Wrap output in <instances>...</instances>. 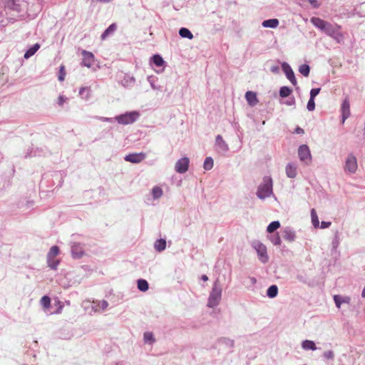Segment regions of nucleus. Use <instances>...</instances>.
I'll return each instance as SVG.
<instances>
[{
    "label": "nucleus",
    "mask_w": 365,
    "mask_h": 365,
    "mask_svg": "<svg viewBox=\"0 0 365 365\" xmlns=\"http://www.w3.org/2000/svg\"><path fill=\"white\" fill-rule=\"evenodd\" d=\"M278 70V68L277 67H274L272 71H277Z\"/></svg>",
    "instance_id": "nucleus-51"
},
{
    "label": "nucleus",
    "mask_w": 365,
    "mask_h": 365,
    "mask_svg": "<svg viewBox=\"0 0 365 365\" xmlns=\"http://www.w3.org/2000/svg\"><path fill=\"white\" fill-rule=\"evenodd\" d=\"M299 72L304 76L307 77L309 74L310 68L307 64H303L299 67Z\"/></svg>",
    "instance_id": "nucleus-33"
},
{
    "label": "nucleus",
    "mask_w": 365,
    "mask_h": 365,
    "mask_svg": "<svg viewBox=\"0 0 365 365\" xmlns=\"http://www.w3.org/2000/svg\"><path fill=\"white\" fill-rule=\"evenodd\" d=\"M40 45L38 43L34 44L31 48H30L24 54L25 58H29L33 55L35 54V53L39 49Z\"/></svg>",
    "instance_id": "nucleus-21"
},
{
    "label": "nucleus",
    "mask_w": 365,
    "mask_h": 365,
    "mask_svg": "<svg viewBox=\"0 0 365 365\" xmlns=\"http://www.w3.org/2000/svg\"><path fill=\"white\" fill-rule=\"evenodd\" d=\"M245 98L247 103L252 106H255L258 103L257 95L255 92L247 91L245 94Z\"/></svg>",
    "instance_id": "nucleus-15"
},
{
    "label": "nucleus",
    "mask_w": 365,
    "mask_h": 365,
    "mask_svg": "<svg viewBox=\"0 0 365 365\" xmlns=\"http://www.w3.org/2000/svg\"><path fill=\"white\" fill-rule=\"evenodd\" d=\"M144 339L148 342H153L154 338L153 334L151 332H145L144 334Z\"/></svg>",
    "instance_id": "nucleus-39"
},
{
    "label": "nucleus",
    "mask_w": 365,
    "mask_h": 365,
    "mask_svg": "<svg viewBox=\"0 0 365 365\" xmlns=\"http://www.w3.org/2000/svg\"><path fill=\"white\" fill-rule=\"evenodd\" d=\"M292 92V90L287 86H282L279 90V96L282 98L288 97Z\"/></svg>",
    "instance_id": "nucleus-27"
},
{
    "label": "nucleus",
    "mask_w": 365,
    "mask_h": 365,
    "mask_svg": "<svg viewBox=\"0 0 365 365\" xmlns=\"http://www.w3.org/2000/svg\"><path fill=\"white\" fill-rule=\"evenodd\" d=\"M59 254V248L57 246H52L47 255V263L48 267L52 269H56L60 261H52V258H55Z\"/></svg>",
    "instance_id": "nucleus-3"
},
{
    "label": "nucleus",
    "mask_w": 365,
    "mask_h": 365,
    "mask_svg": "<svg viewBox=\"0 0 365 365\" xmlns=\"http://www.w3.org/2000/svg\"><path fill=\"white\" fill-rule=\"evenodd\" d=\"M334 302L336 304V306L338 307V308H340L341 307V304L342 302H348L349 300H346V299H342L341 297L339 295H334Z\"/></svg>",
    "instance_id": "nucleus-36"
},
{
    "label": "nucleus",
    "mask_w": 365,
    "mask_h": 365,
    "mask_svg": "<svg viewBox=\"0 0 365 365\" xmlns=\"http://www.w3.org/2000/svg\"><path fill=\"white\" fill-rule=\"evenodd\" d=\"M153 61L154 64L157 66H162L164 63L163 58L157 54L153 56Z\"/></svg>",
    "instance_id": "nucleus-32"
},
{
    "label": "nucleus",
    "mask_w": 365,
    "mask_h": 365,
    "mask_svg": "<svg viewBox=\"0 0 365 365\" xmlns=\"http://www.w3.org/2000/svg\"><path fill=\"white\" fill-rule=\"evenodd\" d=\"M82 65L88 68L91 67L94 62V55L89 51L83 50L82 51Z\"/></svg>",
    "instance_id": "nucleus-10"
},
{
    "label": "nucleus",
    "mask_w": 365,
    "mask_h": 365,
    "mask_svg": "<svg viewBox=\"0 0 365 365\" xmlns=\"http://www.w3.org/2000/svg\"><path fill=\"white\" fill-rule=\"evenodd\" d=\"M59 304V307L58 309H57V311L56 312V314H60L61 312V310L63 309V305L61 304V302H58Z\"/></svg>",
    "instance_id": "nucleus-48"
},
{
    "label": "nucleus",
    "mask_w": 365,
    "mask_h": 365,
    "mask_svg": "<svg viewBox=\"0 0 365 365\" xmlns=\"http://www.w3.org/2000/svg\"><path fill=\"white\" fill-rule=\"evenodd\" d=\"M216 145L222 150L227 151L228 150V146L223 140L222 137L218 135L216 137Z\"/></svg>",
    "instance_id": "nucleus-18"
},
{
    "label": "nucleus",
    "mask_w": 365,
    "mask_h": 365,
    "mask_svg": "<svg viewBox=\"0 0 365 365\" xmlns=\"http://www.w3.org/2000/svg\"><path fill=\"white\" fill-rule=\"evenodd\" d=\"M330 225H331V222H322V223H321V228H322V229L327 228Z\"/></svg>",
    "instance_id": "nucleus-45"
},
{
    "label": "nucleus",
    "mask_w": 365,
    "mask_h": 365,
    "mask_svg": "<svg viewBox=\"0 0 365 365\" xmlns=\"http://www.w3.org/2000/svg\"><path fill=\"white\" fill-rule=\"evenodd\" d=\"M286 174L290 178H295L297 176V167L293 164H288L286 167Z\"/></svg>",
    "instance_id": "nucleus-16"
},
{
    "label": "nucleus",
    "mask_w": 365,
    "mask_h": 365,
    "mask_svg": "<svg viewBox=\"0 0 365 365\" xmlns=\"http://www.w3.org/2000/svg\"><path fill=\"white\" fill-rule=\"evenodd\" d=\"M282 69L287 76V78L290 81V82L295 86L297 84V80L294 77V73L291 68V67L287 63H284L282 64Z\"/></svg>",
    "instance_id": "nucleus-12"
},
{
    "label": "nucleus",
    "mask_w": 365,
    "mask_h": 365,
    "mask_svg": "<svg viewBox=\"0 0 365 365\" xmlns=\"http://www.w3.org/2000/svg\"><path fill=\"white\" fill-rule=\"evenodd\" d=\"M179 34L182 38H187L189 39L193 38V35L191 31L186 28H181L179 31Z\"/></svg>",
    "instance_id": "nucleus-24"
},
{
    "label": "nucleus",
    "mask_w": 365,
    "mask_h": 365,
    "mask_svg": "<svg viewBox=\"0 0 365 365\" xmlns=\"http://www.w3.org/2000/svg\"><path fill=\"white\" fill-rule=\"evenodd\" d=\"M85 92L87 93L85 98L88 99L90 97V88H87V87L81 88V89L79 91V94L83 96Z\"/></svg>",
    "instance_id": "nucleus-38"
},
{
    "label": "nucleus",
    "mask_w": 365,
    "mask_h": 365,
    "mask_svg": "<svg viewBox=\"0 0 365 365\" xmlns=\"http://www.w3.org/2000/svg\"><path fill=\"white\" fill-rule=\"evenodd\" d=\"M41 304L45 309H48L51 305V299L48 296H43L41 299Z\"/></svg>",
    "instance_id": "nucleus-34"
},
{
    "label": "nucleus",
    "mask_w": 365,
    "mask_h": 365,
    "mask_svg": "<svg viewBox=\"0 0 365 365\" xmlns=\"http://www.w3.org/2000/svg\"><path fill=\"white\" fill-rule=\"evenodd\" d=\"M189 159L182 158L178 160L175 165V170L178 173H184L188 170Z\"/></svg>",
    "instance_id": "nucleus-8"
},
{
    "label": "nucleus",
    "mask_w": 365,
    "mask_h": 365,
    "mask_svg": "<svg viewBox=\"0 0 365 365\" xmlns=\"http://www.w3.org/2000/svg\"><path fill=\"white\" fill-rule=\"evenodd\" d=\"M252 246L256 250L259 260L263 263H266L269 258L265 245L259 241H256L253 242Z\"/></svg>",
    "instance_id": "nucleus-4"
},
{
    "label": "nucleus",
    "mask_w": 365,
    "mask_h": 365,
    "mask_svg": "<svg viewBox=\"0 0 365 365\" xmlns=\"http://www.w3.org/2000/svg\"><path fill=\"white\" fill-rule=\"evenodd\" d=\"M331 37L335 39L338 43H341L344 41V36L340 32V29L336 30L334 35H331Z\"/></svg>",
    "instance_id": "nucleus-31"
},
{
    "label": "nucleus",
    "mask_w": 365,
    "mask_h": 365,
    "mask_svg": "<svg viewBox=\"0 0 365 365\" xmlns=\"http://www.w3.org/2000/svg\"><path fill=\"white\" fill-rule=\"evenodd\" d=\"M337 29H341V26L338 25L334 26L328 22L325 29L324 30V32L328 36H331V35H334V33Z\"/></svg>",
    "instance_id": "nucleus-19"
},
{
    "label": "nucleus",
    "mask_w": 365,
    "mask_h": 365,
    "mask_svg": "<svg viewBox=\"0 0 365 365\" xmlns=\"http://www.w3.org/2000/svg\"><path fill=\"white\" fill-rule=\"evenodd\" d=\"M280 226V224L278 221H274L272 222L267 227V231L269 233H272L274 231H275L277 229H278Z\"/></svg>",
    "instance_id": "nucleus-30"
},
{
    "label": "nucleus",
    "mask_w": 365,
    "mask_h": 365,
    "mask_svg": "<svg viewBox=\"0 0 365 365\" xmlns=\"http://www.w3.org/2000/svg\"><path fill=\"white\" fill-rule=\"evenodd\" d=\"M324 356L327 359H333L334 358V353L332 351H327L324 353Z\"/></svg>",
    "instance_id": "nucleus-42"
},
{
    "label": "nucleus",
    "mask_w": 365,
    "mask_h": 365,
    "mask_svg": "<svg viewBox=\"0 0 365 365\" xmlns=\"http://www.w3.org/2000/svg\"><path fill=\"white\" fill-rule=\"evenodd\" d=\"M298 155L301 161L304 162L306 164H309L311 163L312 156L309 148L307 145L299 146Z\"/></svg>",
    "instance_id": "nucleus-7"
},
{
    "label": "nucleus",
    "mask_w": 365,
    "mask_h": 365,
    "mask_svg": "<svg viewBox=\"0 0 365 365\" xmlns=\"http://www.w3.org/2000/svg\"><path fill=\"white\" fill-rule=\"evenodd\" d=\"M145 157L146 155L144 153H132L127 155L125 158V160L133 163H139L142 162L145 158Z\"/></svg>",
    "instance_id": "nucleus-11"
},
{
    "label": "nucleus",
    "mask_w": 365,
    "mask_h": 365,
    "mask_svg": "<svg viewBox=\"0 0 365 365\" xmlns=\"http://www.w3.org/2000/svg\"><path fill=\"white\" fill-rule=\"evenodd\" d=\"M341 117H342V123L345 122V120L350 116L351 112H350V103L349 98L346 97L341 107Z\"/></svg>",
    "instance_id": "nucleus-9"
},
{
    "label": "nucleus",
    "mask_w": 365,
    "mask_h": 365,
    "mask_svg": "<svg viewBox=\"0 0 365 365\" xmlns=\"http://www.w3.org/2000/svg\"><path fill=\"white\" fill-rule=\"evenodd\" d=\"M302 346L304 349L305 350H316L317 349V346L314 344V341H310V340H305L302 342Z\"/></svg>",
    "instance_id": "nucleus-23"
},
{
    "label": "nucleus",
    "mask_w": 365,
    "mask_h": 365,
    "mask_svg": "<svg viewBox=\"0 0 365 365\" xmlns=\"http://www.w3.org/2000/svg\"><path fill=\"white\" fill-rule=\"evenodd\" d=\"M117 29V25L115 23L112 24L108 26V28L101 35V39L104 40L108 36H109L110 34L115 31Z\"/></svg>",
    "instance_id": "nucleus-20"
},
{
    "label": "nucleus",
    "mask_w": 365,
    "mask_h": 365,
    "mask_svg": "<svg viewBox=\"0 0 365 365\" xmlns=\"http://www.w3.org/2000/svg\"><path fill=\"white\" fill-rule=\"evenodd\" d=\"M155 249L158 252L163 251L166 247V241L164 239L158 240L154 245Z\"/></svg>",
    "instance_id": "nucleus-22"
},
{
    "label": "nucleus",
    "mask_w": 365,
    "mask_h": 365,
    "mask_svg": "<svg viewBox=\"0 0 365 365\" xmlns=\"http://www.w3.org/2000/svg\"><path fill=\"white\" fill-rule=\"evenodd\" d=\"M138 288L142 292L147 291L149 288L148 282L145 279H139L138 281Z\"/></svg>",
    "instance_id": "nucleus-28"
},
{
    "label": "nucleus",
    "mask_w": 365,
    "mask_h": 365,
    "mask_svg": "<svg viewBox=\"0 0 365 365\" xmlns=\"http://www.w3.org/2000/svg\"><path fill=\"white\" fill-rule=\"evenodd\" d=\"M295 133H297L298 134H302V133H304V130L302 128L298 127L296 128Z\"/></svg>",
    "instance_id": "nucleus-47"
},
{
    "label": "nucleus",
    "mask_w": 365,
    "mask_h": 365,
    "mask_svg": "<svg viewBox=\"0 0 365 365\" xmlns=\"http://www.w3.org/2000/svg\"><path fill=\"white\" fill-rule=\"evenodd\" d=\"M310 21L314 26L317 27L322 31H324L328 24L327 21H325L319 17H312L311 18Z\"/></svg>",
    "instance_id": "nucleus-13"
},
{
    "label": "nucleus",
    "mask_w": 365,
    "mask_h": 365,
    "mask_svg": "<svg viewBox=\"0 0 365 365\" xmlns=\"http://www.w3.org/2000/svg\"><path fill=\"white\" fill-rule=\"evenodd\" d=\"M98 306L103 310L108 307V303L103 300L99 303Z\"/></svg>",
    "instance_id": "nucleus-44"
},
{
    "label": "nucleus",
    "mask_w": 365,
    "mask_h": 365,
    "mask_svg": "<svg viewBox=\"0 0 365 365\" xmlns=\"http://www.w3.org/2000/svg\"><path fill=\"white\" fill-rule=\"evenodd\" d=\"M163 193V190L158 186H155L152 190V195L154 199L160 198Z\"/></svg>",
    "instance_id": "nucleus-29"
},
{
    "label": "nucleus",
    "mask_w": 365,
    "mask_h": 365,
    "mask_svg": "<svg viewBox=\"0 0 365 365\" xmlns=\"http://www.w3.org/2000/svg\"><path fill=\"white\" fill-rule=\"evenodd\" d=\"M221 299V289L218 288L216 285H215L212 288V290L210 293L208 299V306L210 307H214L218 304L220 300Z\"/></svg>",
    "instance_id": "nucleus-6"
},
{
    "label": "nucleus",
    "mask_w": 365,
    "mask_h": 365,
    "mask_svg": "<svg viewBox=\"0 0 365 365\" xmlns=\"http://www.w3.org/2000/svg\"><path fill=\"white\" fill-rule=\"evenodd\" d=\"M65 76H66L65 66L63 65H62V66H61L60 70H59L58 80L60 81H64Z\"/></svg>",
    "instance_id": "nucleus-37"
},
{
    "label": "nucleus",
    "mask_w": 365,
    "mask_h": 365,
    "mask_svg": "<svg viewBox=\"0 0 365 365\" xmlns=\"http://www.w3.org/2000/svg\"><path fill=\"white\" fill-rule=\"evenodd\" d=\"M309 3L314 7L318 8L319 6V4L317 0H307Z\"/></svg>",
    "instance_id": "nucleus-43"
},
{
    "label": "nucleus",
    "mask_w": 365,
    "mask_h": 365,
    "mask_svg": "<svg viewBox=\"0 0 365 365\" xmlns=\"http://www.w3.org/2000/svg\"><path fill=\"white\" fill-rule=\"evenodd\" d=\"M311 217H312V222L315 228L319 227V221L318 219V216L317 215L316 210L313 208L311 210Z\"/></svg>",
    "instance_id": "nucleus-25"
},
{
    "label": "nucleus",
    "mask_w": 365,
    "mask_h": 365,
    "mask_svg": "<svg viewBox=\"0 0 365 365\" xmlns=\"http://www.w3.org/2000/svg\"><path fill=\"white\" fill-rule=\"evenodd\" d=\"M71 253L73 258H81L83 256L84 251L79 244H74L71 247Z\"/></svg>",
    "instance_id": "nucleus-14"
},
{
    "label": "nucleus",
    "mask_w": 365,
    "mask_h": 365,
    "mask_svg": "<svg viewBox=\"0 0 365 365\" xmlns=\"http://www.w3.org/2000/svg\"><path fill=\"white\" fill-rule=\"evenodd\" d=\"M262 26L265 28H277L279 25V21L277 19H271L265 20L262 24Z\"/></svg>",
    "instance_id": "nucleus-17"
},
{
    "label": "nucleus",
    "mask_w": 365,
    "mask_h": 365,
    "mask_svg": "<svg viewBox=\"0 0 365 365\" xmlns=\"http://www.w3.org/2000/svg\"><path fill=\"white\" fill-rule=\"evenodd\" d=\"M307 109L310 111H312L314 110L315 108V103H314V99L313 98H310L308 101V103H307Z\"/></svg>",
    "instance_id": "nucleus-40"
},
{
    "label": "nucleus",
    "mask_w": 365,
    "mask_h": 365,
    "mask_svg": "<svg viewBox=\"0 0 365 365\" xmlns=\"http://www.w3.org/2000/svg\"><path fill=\"white\" fill-rule=\"evenodd\" d=\"M277 293H278V288L276 285L270 286L267 291V294L270 298L275 297L277 295Z\"/></svg>",
    "instance_id": "nucleus-26"
},
{
    "label": "nucleus",
    "mask_w": 365,
    "mask_h": 365,
    "mask_svg": "<svg viewBox=\"0 0 365 365\" xmlns=\"http://www.w3.org/2000/svg\"><path fill=\"white\" fill-rule=\"evenodd\" d=\"M201 278H202V279L203 281H205V282H206V281H207V280H208V277H207V275H205V274H203V275L202 276V277H201Z\"/></svg>",
    "instance_id": "nucleus-49"
},
{
    "label": "nucleus",
    "mask_w": 365,
    "mask_h": 365,
    "mask_svg": "<svg viewBox=\"0 0 365 365\" xmlns=\"http://www.w3.org/2000/svg\"><path fill=\"white\" fill-rule=\"evenodd\" d=\"M58 101V104L60 106H62L63 104V103L65 102V99L63 96H59Z\"/></svg>",
    "instance_id": "nucleus-46"
},
{
    "label": "nucleus",
    "mask_w": 365,
    "mask_h": 365,
    "mask_svg": "<svg viewBox=\"0 0 365 365\" xmlns=\"http://www.w3.org/2000/svg\"><path fill=\"white\" fill-rule=\"evenodd\" d=\"M280 242V239L278 237L277 238V242H275V244H279Z\"/></svg>",
    "instance_id": "nucleus-52"
},
{
    "label": "nucleus",
    "mask_w": 365,
    "mask_h": 365,
    "mask_svg": "<svg viewBox=\"0 0 365 365\" xmlns=\"http://www.w3.org/2000/svg\"><path fill=\"white\" fill-rule=\"evenodd\" d=\"M203 167L205 170H210L213 167V160L210 157L206 158Z\"/></svg>",
    "instance_id": "nucleus-35"
},
{
    "label": "nucleus",
    "mask_w": 365,
    "mask_h": 365,
    "mask_svg": "<svg viewBox=\"0 0 365 365\" xmlns=\"http://www.w3.org/2000/svg\"><path fill=\"white\" fill-rule=\"evenodd\" d=\"M320 92V88H312L310 91V98L314 99V98L319 94Z\"/></svg>",
    "instance_id": "nucleus-41"
},
{
    "label": "nucleus",
    "mask_w": 365,
    "mask_h": 365,
    "mask_svg": "<svg viewBox=\"0 0 365 365\" xmlns=\"http://www.w3.org/2000/svg\"><path fill=\"white\" fill-rule=\"evenodd\" d=\"M358 169L357 160L355 156L349 154L346 159L344 170L350 174L355 173Z\"/></svg>",
    "instance_id": "nucleus-5"
},
{
    "label": "nucleus",
    "mask_w": 365,
    "mask_h": 365,
    "mask_svg": "<svg viewBox=\"0 0 365 365\" xmlns=\"http://www.w3.org/2000/svg\"><path fill=\"white\" fill-rule=\"evenodd\" d=\"M272 193V180L270 177H265L263 182L259 186L257 195L260 199H264Z\"/></svg>",
    "instance_id": "nucleus-1"
},
{
    "label": "nucleus",
    "mask_w": 365,
    "mask_h": 365,
    "mask_svg": "<svg viewBox=\"0 0 365 365\" xmlns=\"http://www.w3.org/2000/svg\"><path fill=\"white\" fill-rule=\"evenodd\" d=\"M138 116V113L133 111L118 115L115 119L120 124L127 125L135 122Z\"/></svg>",
    "instance_id": "nucleus-2"
},
{
    "label": "nucleus",
    "mask_w": 365,
    "mask_h": 365,
    "mask_svg": "<svg viewBox=\"0 0 365 365\" xmlns=\"http://www.w3.org/2000/svg\"><path fill=\"white\" fill-rule=\"evenodd\" d=\"M101 119L102 120H104V121H109L110 120V118H101Z\"/></svg>",
    "instance_id": "nucleus-50"
},
{
    "label": "nucleus",
    "mask_w": 365,
    "mask_h": 365,
    "mask_svg": "<svg viewBox=\"0 0 365 365\" xmlns=\"http://www.w3.org/2000/svg\"><path fill=\"white\" fill-rule=\"evenodd\" d=\"M56 259L55 258H52V261H56Z\"/></svg>",
    "instance_id": "nucleus-53"
}]
</instances>
